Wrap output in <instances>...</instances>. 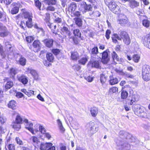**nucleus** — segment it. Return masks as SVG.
I'll use <instances>...</instances> for the list:
<instances>
[{"mask_svg": "<svg viewBox=\"0 0 150 150\" xmlns=\"http://www.w3.org/2000/svg\"><path fill=\"white\" fill-rule=\"evenodd\" d=\"M81 6L83 8V11L85 13L88 12L90 15V13L93 11V8L91 5L87 4L85 2H83V4H81Z\"/></svg>", "mask_w": 150, "mask_h": 150, "instance_id": "6e6552de", "label": "nucleus"}, {"mask_svg": "<svg viewBox=\"0 0 150 150\" xmlns=\"http://www.w3.org/2000/svg\"><path fill=\"white\" fill-rule=\"evenodd\" d=\"M77 7L76 4L74 3H71L69 8V10L71 13H74Z\"/></svg>", "mask_w": 150, "mask_h": 150, "instance_id": "aec40b11", "label": "nucleus"}, {"mask_svg": "<svg viewBox=\"0 0 150 150\" xmlns=\"http://www.w3.org/2000/svg\"><path fill=\"white\" fill-rule=\"evenodd\" d=\"M111 33V31L110 30H107L106 32L105 37L107 39L110 38V35Z\"/></svg>", "mask_w": 150, "mask_h": 150, "instance_id": "680f3d73", "label": "nucleus"}, {"mask_svg": "<svg viewBox=\"0 0 150 150\" xmlns=\"http://www.w3.org/2000/svg\"><path fill=\"white\" fill-rule=\"evenodd\" d=\"M150 23V21L147 19H144L142 21V24L146 28L149 27Z\"/></svg>", "mask_w": 150, "mask_h": 150, "instance_id": "e433bc0d", "label": "nucleus"}, {"mask_svg": "<svg viewBox=\"0 0 150 150\" xmlns=\"http://www.w3.org/2000/svg\"><path fill=\"white\" fill-rule=\"evenodd\" d=\"M9 73L11 78H13L17 73V71L16 69L12 68L9 71Z\"/></svg>", "mask_w": 150, "mask_h": 150, "instance_id": "bb28decb", "label": "nucleus"}, {"mask_svg": "<svg viewBox=\"0 0 150 150\" xmlns=\"http://www.w3.org/2000/svg\"><path fill=\"white\" fill-rule=\"evenodd\" d=\"M16 140L17 144L20 145H22L23 144V142L18 137H16Z\"/></svg>", "mask_w": 150, "mask_h": 150, "instance_id": "13d9d810", "label": "nucleus"}, {"mask_svg": "<svg viewBox=\"0 0 150 150\" xmlns=\"http://www.w3.org/2000/svg\"><path fill=\"white\" fill-rule=\"evenodd\" d=\"M128 96V93L126 91H123L121 93V97L122 99H125Z\"/></svg>", "mask_w": 150, "mask_h": 150, "instance_id": "a19ab883", "label": "nucleus"}, {"mask_svg": "<svg viewBox=\"0 0 150 150\" xmlns=\"http://www.w3.org/2000/svg\"><path fill=\"white\" fill-rule=\"evenodd\" d=\"M121 38L122 39L124 43L127 45L130 43V38L127 33L125 31H122L120 34Z\"/></svg>", "mask_w": 150, "mask_h": 150, "instance_id": "39448f33", "label": "nucleus"}, {"mask_svg": "<svg viewBox=\"0 0 150 150\" xmlns=\"http://www.w3.org/2000/svg\"><path fill=\"white\" fill-rule=\"evenodd\" d=\"M34 92L33 91L30 90L27 91L26 95H27L28 97H30L32 96V95H34Z\"/></svg>", "mask_w": 150, "mask_h": 150, "instance_id": "bf43d9fd", "label": "nucleus"}, {"mask_svg": "<svg viewBox=\"0 0 150 150\" xmlns=\"http://www.w3.org/2000/svg\"><path fill=\"white\" fill-rule=\"evenodd\" d=\"M20 124L14 121L12 123L11 126L13 128L17 130H18L21 128Z\"/></svg>", "mask_w": 150, "mask_h": 150, "instance_id": "393cba45", "label": "nucleus"}, {"mask_svg": "<svg viewBox=\"0 0 150 150\" xmlns=\"http://www.w3.org/2000/svg\"><path fill=\"white\" fill-rule=\"evenodd\" d=\"M100 55L101 54V57L99 58L101 59L102 62L104 64H107L110 60V58L107 51H105L102 53H100Z\"/></svg>", "mask_w": 150, "mask_h": 150, "instance_id": "423d86ee", "label": "nucleus"}, {"mask_svg": "<svg viewBox=\"0 0 150 150\" xmlns=\"http://www.w3.org/2000/svg\"><path fill=\"white\" fill-rule=\"evenodd\" d=\"M138 107L139 108V109L137 110L136 112V114L138 115L141 114V113H142V111H143L142 110V109L140 107H139V106Z\"/></svg>", "mask_w": 150, "mask_h": 150, "instance_id": "e2e57ef3", "label": "nucleus"}, {"mask_svg": "<svg viewBox=\"0 0 150 150\" xmlns=\"http://www.w3.org/2000/svg\"><path fill=\"white\" fill-rule=\"evenodd\" d=\"M6 48L7 51L10 50V49L12 47L11 45L9 44L8 42H6L5 43Z\"/></svg>", "mask_w": 150, "mask_h": 150, "instance_id": "5fc2aeb1", "label": "nucleus"}, {"mask_svg": "<svg viewBox=\"0 0 150 150\" xmlns=\"http://www.w3.org/2000/svg\"><path fill=\"white\" fill-rule=\"evenodd\" d=\"M35 5V6L38 8L40 10H41V3L39 0H34Z\"/></svg>", "mask_w": 150, "mask_h": 150, "instance_id": "79ce46f5", "label": "nucleus"}, {"mask_svg": "<svg viewBox=\"0 0 150 150\" xmlns=\"http://www.w3.org/2000/svg\"><path fill=\"white\" fill-rule=\"evenodd\" d=\"M71 57L73 60H76L79 57V55L78 53L75 51L72 52H71Z\"/></svg>", "mask_w": 150, "mask_h": 150, "instance_id": "5701e85b", "label": "nucleus"}, {"mask_svg": "<svg viewBox=\"0 0 150 150\" xmlns=\"http://www.w3.org/2000/svg\"><path fill=\"white\" fill-rule=\"evenodd\" d=\"M13 85V83L12 81H8L5 85V88L6 89L8 90L11 88Z\"/></svg>", "mask_w": 150, "mask_h": 150, "instance_id": "7c9ffc66", "label": "nucleus"}, {"mask_svg": "<svg viewBox=\"0 0 150 150\" xmlns=\"http://www.w3.org/2000/svg\"><path fill=\"white\" fill-rule=\"evenodd\" d=\"M122 18L118 20V22L120 24L122 25H124L128 22V19L125 15H121L120 17Z\"/></svg>", "mask_w": 150, "mask_h": 150, "instance_id": "1a4fd4ad", "label": "nucleus"}, {"mask_svg": "<svg viewBox=\"0 0 150 150\" xmlns=\"http://www.w3.org/2000/svg\"><path fill=\"white\" fill-rule=\"evenodd\" d=\"M22 17L25 19L26 25L29 28H31L32 26V15L26 11H24L22 13Z\"/></svg>", "mask_w": 150, "mask_h": 150, "instance_id": "f03ea898", "label": "nucleus"}, {"mask_svg": "<svg viewBox=\"0 0 150 150\" xmlns=\"http://www.w3.org/2000/svg\"><path fill=\"white\" fill-rule=\"evenodd\" d=\"M81 68L80 66L78 65H75L73 66V69L77 71L79 70Z\"/></svg>", "mask_w": 150, "mask_h": 150, "instance_id": "0e129e2a", "label": "nucleus"}, {"mask_svg": "<svg viewBox=\"0 0 150 150\" xmlns=\"http://www.w3.org/2000/svg\"><path fill=\"white\" fill-rule=\"evenodd\" d=\"M57 122L60 130L62 132H64L65 131V129L62 126V123L59 119L57 120Z\"/></svg>", "mask_w": 150, "mask_h": 150, "instance_id": "ea45409f", "label": "nucleus"}, {"mask_svg": "<svg viewBox=\"0 0 150 150\" xmlns=\"http://www.w3.org/2000/svg\"><path fill=\"white\" fill-rule=\"evenodd\" d=\"M84 77L86 81L89 82H91L93 79V78L90 76H84Z\"/></svg>", "mask_w": 150, "mask_h": 150, "instance_id": "864d4df0", "label": "nucleus"}, {"mask_svg": "<svg viewBox=\"0 0 150 150\" xmlns=\"http://www.w3.org/2000/svg\"><path fill=\"white\" fill-rule=\"evenodd\" d=\"M26 40L27 42H28L30 43L34 40V38L32 36L28 37H26Z\"/></svg>", "mask_w": 150, "mask_h": 150, "instance_id": "6e6d98bb", "label": "nucleus"}, {"mask_svg": "<svg viewBox=\"0 0 150 150\" xmlns=\"http://www.w3.org/2000/svg\"><path fill=\"white\" fill-rule=\"evenodd\" d=\"M8 148L9 150H15V146L13 144H9Z\"/></svg>", "mask_w": 150, "mask_h": 150, "instance_id": "338daca9", "label": "nucleus"}, {"mask_svg": "<svg viewBox=\"0 0 150 150\" xmlns=\"http://www.w3.org/2000/svg\"><path fill=\"white\" fill-rule=\"evenodd\" d=\"M99 53L98 48L97 47H94L91 50V53L93 54L96 55Z\"/></svg>", "mask_w": 150, "mask_h": 150, "instance_id": "4c0bfd02", "label": "nucleus"}, {"mask_svg": "<svg viewBox=\"0 0 150 150\" xmlns=\"http://www.w3.org/2000/svg\"><path fill=\"white\" fill-rule=\"evenodd\" d=\"M30 73L33 76L35 79H38V75L36 71L32 69L30 70Z\"/></svg>", "mask_w": 150, "mask_h": 150, "instance_id": "f704fd0d", "label": "nucleus"}, {"mask_svg": "<svg viewBox=\"0 0 150 150\" xmlns=\"http://www.w3.org/2000/svg\"><path fill=\"white\" fill-rule=\"evenodd\" d=\"M62 34L64 35V38H70L71 33L68 28L64 26L62 29Z\"/></svg>", "mask_w": 150, "mask_h": 150, "instance_id": "0eeeda50", "label": "nucleus"}, {"mask_svg": "<svg viewBox=\"0 0 150 150\" xmlns=\"http://www.w3.org/2000/svg\"><path fill=\"white\" fill-rule=\"evenodd\" d=\"M50 29H51L52 32L55 34H57L58 32V29L56 28V26L54 24L52 25Z\"/></svg>", "mask_w": 150, "mask_h": 150, "instance_id": "37998d69", "label": "nucleus"}, {"mask_svg": "<svg viewBox=\"0 0 150 150\" xmlns=\"http://www.w3.org/2000/svg\"><path fill=\"white\" fill-rule=\"evenodd\" d=\"M142 73L150 74V66L147 65L143 66L142 67Z\"/></svg>", "mask_w": 150, "mask_h": 150, "instance_id": "a211bd4d", "label": "nucleus"}, {"mask_svg": "<svg viewBox=\"0 0 150 150\" xmlns=\"http://www.w3.org/2000/svg\"><path fill=\"white\" fill-rule=\"evenodd\" d=\"M101 13L98 11H92L90 13V16L96 17H99Z\"/></svg>", "mask_w": 150, "mask_h": 150, "instance_id": "2f4dec72", "label": "nucleus"}, {"mask_svg": "<svg viewBox=\"0 0 150 150\" xmlns=\"http://www.w3.org/2000/svg\"><path fill=\"white\" fill-rule=\"evenodd\" d=\"M16 103L15 101L11 100L10 101L8 104V108H11L13 110L15 109L16 108Z\"/></svg>", "mask_w": 150, "mask_h": 150, "instance_id": "4be33fe9", "label": "nucleus"}, {"mask_svg": "<svg viewBox=\"0 0 150 150\" xmlns=\"http://www.w3.org/2000/svg\"><path fill=\"white\" fill-rule=\"evenodd\" d=\"M45 3H46L48 5L50 4L52 5H55L57 3V1L56 0H45Z\"/></svg>", "mask_w": 150, "mask_h": 150, "instance_id": "c9c22d12", "label": "nucleus"}, {"mask_svg": "<svg viewBox=\"0 0 150 150\" xmlns=\"http://www.w3.org/2000/svg\"><path fill=\"white\" fill-rule=\"evenodd\" d=\"M108 7L115 14H118L120 13L121 10L120 7L115 2H110L108 4Z\"/></svg>", "mask_w": 150, "mask_h": 150, "instance_id": "7ed1b4c3", "label": "nucleus"}, {"mask_svg": "<svg viewBox=\"0 0 150 150\" xmlns=\"http://www.w3.org/2000/svg\"><path fill=\"white\" fill-rule=\"evenodd\" d=\"M61 2V4L62 6L64 7L65 6L67 5V0H60Z\"/></svg>", "mask_w": 150, "mask_h": 150, "instance_id": "774afa93", "label": "nucleus"}, {"mask_svg": "<svg viewBox=\"0 0 150 150\" xmlns=\"http://www.w3.org/2000/svg\"><path fill=\"white\" fill-rule=\"evenodd\" d=\"M118 90L117 88L115 87H112L110 89L109 91L110 92L114 93L116 92H117Z\"/></svg>", "mask_w": 150, "mask_h": 150, "instance_id": "603ef678", "label": "nucleus"}, {"mask_svg": "<svg viewBox=\"0 0 150 150\" xmlns=\"http://www.w3.org/2000/svg\"><path fill=\"white\" fill-rule=\"evenodd\" d=\"M100 80L101 83H104L106 81V79L105 75L103 74H101L100 76Z\"/></svg>", "mask_w": 150, "mask_h": 150, "instance_id": "8fccbe9b", "label": "nucleus"}, {"mask_svg": "<svg viewBox=\"0 0 150 150\" xmlns=\"http://www.w3.org/2000/svg\"><path fill=\"white\" fill-rule=\"evenodd\" d=\"M20 26L22 28L24 29V28L26 27V26H27L26 25V23H25V22L24 21H22L21 22V23L20 24Z\"/></svg>", "mask_w": 150, "mask_h": 150, "instance_id": "69168bd1", "label": "nucleus"}, {"mask_svg": "<svg viewBox=\"0 0 150 150\" xmlns=\"http://www.w3.org/2000/svg\"><path fill=\"white\" fill-rule=\"evenodd\" d=\"M137 97L136 95H133L132 97H131V98H129L128 99L130 101V102L129 103L130 105H132L134 102L137 101L138 99L136 98Z\"/></svg>", "mask_w": 150, "mask_h": 150, "instance_id": "c85d7f7f", "label": "nucleus"}, {"mask_svg": "<svg viewBox=\"0 0 150 150\" xmlns=\"http://www.w3.org/2000/svg\"><path fill=\"white\" fill-rule=\"evenodd\" d=\"M90 111L92 116L95 117L98 114V110L97 108L93 107L91 108Z\"/></svg>", "mask_w": 150, "mask_h": 150, "instance_id": "a878e982", "label": "nucleus"}, {"mask_svg": "<svg viewBox=\"0 0 150 150\" xmlns=\"http://www.w3.org/2000/svg\"><path fill=\"white\" fill-rule=\"evenodd\" d=\"M140 58V57L138 55H135L133 57V60L136 62H138Z\"/></svg>", "mask_w": 150, "mask_h": 150, "instance_id": "09e8293b", "label": "nucleus"}, {"mask_svg": "<svg viewBox=\"0 0 150 150\" xmlns=\"http://www.w3.org/2000/svg\"><path fill=\"white\" fill-rule=\"evenodd\" d=\"M26 63V60L23 57L21 56L19 60L18 63L22 66L25 65Z\"/></svg>", "mask_w": 150, "mask_h": 150, "instance_id": "cd10ccee", "label": "nucleus"}, {"mask_svg": "<svg viewBox=\"0 0 150 150\" xmlns=\"http://www.w3.org/2000/svg\"><path fill=\"white\" fill-rule=\"evenodd\" d=\"M124 76L128 78H133L134 77L133 75L128 73L127 72H125L124 73Z\"/></svg>", "mask_w": 150, "mask_h": 150, "instance_id": "3c124183", "label": "nucleus"}, {"mask_svg": "<svg viewBox=\"0 0 150 150\" xmlns=\"http://www.w3.org/2000/svg\"><path fill=\"white\" fill-rule=\"evenodd\" d=\"M75 23L77 25L81 26L82 25V21L80 18H77L76 20Z\"/></svg>", "mask_w": 150, "mask_h": 150, "instance_id": "de8ad7c7", "label": "nucleus"}, {"mask_svg": "<svg viewBox=\"0 0 150 150\" xmlns=\"http://www.w3.org/2000/svg\"><path fill=\"white\" fill-rule=\"evenodd\" d=\"M46 58L47 61L49 62H53L54 58L53 54L51 53H47L46 54Z\"/></svg>", "mask_w": 150, "mask_h": 150, "instance_id": "b1692460", "label": "nucleus"}, {"mask_svg": "<svg viewBox=\"0 0 150 150\" xmlns=\"http://www.w3.org/2000/svg\"><path fill=\"white\" fill-rule=\"evenodd\" d=\"M33 126V124L32 123H30L29 125V127H25V128L26 129H28L33 134H35V133L34 132V131L32 128V127Z\"/></svg>", "mask_w": 150, "mask_h": 150, "instance_id": "c03bdc74", "label": "nucleus"}, {"mask_svg": "<svg viewBox=\"0 0 150 150\" xmlns=\"http://www.w3.org/2000/svg\"><path fill=\"white\" fill-rule=\"evenodd\" d=\"M1 32H0V36L1 37H4L7 36L8 34V32L6 30V27L4 29H2Z\"/></svg>", "mask_w": 150, "mask_h": 150, "instance_id": "473e14b6", "label": "nucleus"}, {"mask_svg": "<svg viewBox=\"0 0 150 150\" xmlns=\"http://www.w3.org/2000/svg\"><path fill=\"white\" fill-rule=\"evenodd\" d=\"M18 80L23 84H26L28 82L27 77L25 76L22 75L21 76H17Z\"/></svg>", "mask_w": 150, "mask_h": 150, "instance_id": "f8f14e48", "label": "nucleus"}, {"mask_svg": "<svg viewBox=\"0 0 150 150\" xmlns=\"http://www.w3.org/2000/svg\"><path fill=\"white\" fill-rule=\"evenodd\" d=\"M74 34L75 36H76L79 37L81 36V33L79 32V30L78 29H76L74 30Z\"/></svg>", "mask_w": 150, "mask_h": 150, "instance_id": "49530a36", "label": "nucleus"}, {"mask_svg": "<svg viewBox=\"0 0 150 150\" xmlns=\"http://www.w3.org/2000/svg\"><path fill=\"white\" fill-rule=\"evenodd\" d=\"M40 131L41 133L43 134H45L46 132L45 129L42 126H40L39 127Z\"/></svg>", "mask_w": 150, "mask_h": 150, "instance_id": "4d7b16f0", "label": "nucleus"}, {"mask_svg": "<svg viewBox=\"0 0 150 150\" xmlns=\"http://www.w3.org/2000/svg\"><path fill=\"white\" fill-rule=\"evenodd\" d=\"M52 52L54 54L57 55L59 53L60 50L59 49H54L52 50Z\"/></svg>", "mask_w": 150, "mask_h": 150, "instance_id": "052dcab7", "label": "nucleus"}, {"mask_svg": "<svg viewBox=\"0 0 150 150\" xmlns=\"http://www.w3.org/2000/svg\"><path fill=\"white\" fill-rule=\"evenodd\" d=\"M52 144L51 143H42L39 144L40 149L41 150H45L47 148H49L52 146Z\"/></svg>", "mask_w": 150, "mask_h": 150, "instance_id": "ddd939ff", "label": "nucleus"}, {"mask_svg": "<svg viewBox=\"0 0 150 150\" xmlns=\"http://www.w3.org/2000/svg\"><path fill=\"white\" fill-rule=\"evenodd\" d=\"M30 139L33 144L35 146V149L36 148V146H39L40 142L37 137L35 136H33L30 138Z\"/></svg>", "mask_w": 150, "mask_h": 150, "instance_id": "9b49d317", "label": "nucleus"}, {"mask_svg": "<svg viewBox=\"0 0 150 150\" xmlns=\"http://www.w3.org/2000/svg\"><path fill=\"white\" fill-rule=\"evenodd\" d=\"M43 42L47 47L50 48L53 45V40L50 39H46L43 40Z\"/></svg>", "mask_w": 150, "mask_h": 150, "instance_id": "dca6fc26", "label": "nucleus"}, {"mask_svg": "<svg viewBox=\"0 0 150 150\" xmlns=\"http://www.w3.org/2000/svg\"><path fill=\"white\" fill-rule=\"evenodd\" d=\"M112 56L113 60L118 61L119 60V57L116 53L113 51L112 53Z\"/></svg>", "mask_w": 150, "mask_h": 150, "instance_id": "58836bf2", "label": "nucleus"}, {"mask_svg": "<svg viewBox=\"0 0 150 150\" xmlns=\"http://www.w3.org/2000/svg\"><path fill=\"white\" fill-rule=\"evenodd\" d=\"M98 129L93 122H91L89 123V127L88 129V133L91 136L98 131Z\"/></svg>", "mask_w": 150, "mask_h": 150, "instance_id": "20e7f679", "label": "nucleus"}, {"mask_svg": "<svg viewBox=\"0 0 150 150\" xmlns=\"http://www.w3.org/2000/svg\"><path fill=\"white\" fill-rule=\"evenodd\" d=\"M12 114L13 116L16 115L15 122L20 124L22 123L23 118L21 117L20 114L18 113L15 111H14L13 112Z\"/></svg>", "mask_w": 150, "mask_h": 150, "instance_id": "9d476101", "label": "nucleus"}, {"mask_svg": "<svg viewBox=\"0 0 150 150\" xmlns=\"http://www.w3.org/2000/svg\"><path fill=\"white\" fill-rule=\"evenodd\" d=\"M110 83L111 85H113L117 83L118 81L117 78L112 76H110Z\"/></svg>", "mask_w": 150, "mask_h": 150, "instance_id": "6ab92c4d", "label": "nucleus"}, {"mask_svg": "<svg viewBox=\"0 0 150 150\" xmlns=\"http://www.w3.org/2000/svg\"><path fill=\"white\" fill-rule=\"evenodd\" d=\"M142 77L145 81H148L150 80V74L142 73Z\"/></svg>", "mask_w": 150, "mask_h": 150, "instance_id": "72a5a7b5", "label": "nucleus"}, {"mask_svg": "<svg viewBox=\"0 0 150 150\" xmlns=\"http://www.w3.org/2000/svg\"><path fill=\"white\" fill-rule=\"evenodd\" d=\"M90 64L93 68L100 69L101 66L99 62L98 61H91L90 62Z\"/></svg>", "mask_w": 150, "mask_h": 150, "instance_id": "4468645a", "label": "nucleus"}, {"mask_svg": "<svg viewBox=\"0 0 150 150\" xmlns=\"http://www.w3.org/2000/svg\"><path fill=\"white\" fill-rule=\"evenodd\" d=\"M142 41L144 44L148 45V46H150V37L149 34L146 35L145 37L142 40Z\"/></svg>", "mask_w": 150, "mask_h": 150, "instance_id": "f3484780", "label": "nucleus"}, {"mask_svg": "<svg viewBox=\"0 0 150 150\" xmlns=\"http://www.w3.org/2000/svg\"><path fill=\"white\" fill-rule=\"evenodd\" d=\"M19 10V7L18 6V4H16L14 7L13 8L11 13L13 14H16L18 12Z\"/></svg>", "mask_w": 150, "mask_h": 150, "instance_id": "c756f323", "label": "nucleus"}, {"mask_svg": "<svg viewBox=\"0 0 150 150\" xmlns=\"http://www.w3.org/2000/svg\"><path fill=\"white\" fill-rule=\"evenodd\" d=\"M119 136L122 139L118 140L116 142L118 149L120 150L129 149L130 146L128 143L133 142L134 137L129 134L123 131L120 132Z\"/></svg>", "mask_w": 150, "mask_h": 150, "instance_id": "f257e3e1", "label": "nucleus"}, {"mask_svg": "<svg viewBox=\"0 0 150 150\" xmlns=\"http://www.w3.org/2000/svg\"><path fill=\"white\" fill-rule=\"evenodd\" d=\"M139 3L135 0H130L129 2L130 6L132 8L136 7L139 6Z\"/></svg>", "mask_w": 150, "mask_h": 150, "instance_id": "412c9836", "label": "nucleus"}, {"mask_svg": "<svg viewBox=\"0 0 150 150\" xmlns=\"http://www.w3.org/2000/svg\"><path fill=\"white\" fill-rule=\"evenodd\" d=\"M40 42L38 40H35L33 42V46L35 48V52H37L40 49Z\"/></svg>", "mask_w": 150, "mask_h": 150, "instance_id": "2eb2a0df", "label": "nucleus"}, {"mask_svg": "<svg viewBox=\"0 0 150 150\" xmlns=\"http://www.w3.org/2000/svg\"><path fill=\"white\" fill-rule=\"evenodd\" d=\"M88 60L86 57H83L79 61V63L84 65L87 61Z\"/></svg>", "mask_w": 150, "mask_h": 150, "instance_id": "a18cd8bd", "label": "nucleus"}]
</instances>
